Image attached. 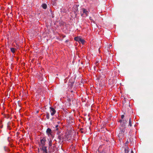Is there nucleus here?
<instances>
[{
    "label": "nucleus",
    "instance_id": "obj_1",
    "mask_svg": "<svg viewBox=\"0 0 153 153\" xmlns=\"http://www.w3.org/2000/svg\"><path fill=\"white\" fill-rule=\"evenodd\" d=\"M74 39L76 41L78 42L79 43H82V45L84 44L85 42V41L80 36L75 37Z\"/></svg>",
    "mask_w": 153,
    "mask_h": 153
},
{
    "label": "nucleus",
    "instance_id": "obj_2",
    "mask_svg": "<svg viewBox=\"0 0 153 153\" xmlns=\"http://www.w3.org/2000/svg\"><path fill=\"white\" fill-rule=\"evenodd\" d=\"M82 12H81V16L83 17H86L89 13L84 8L82 9Z\"/></svg>",
    "mask_w": 153,
    "mask_h": 153
},
{
    "label": "nucleus",
    "instance_id": "obj_3",
    "mask_svg": "<svg viewBox=\"0 0 153 153\" xmlns=\"http://www.w3.org/2000/svg\"><path fill=\"white\" fill-rule=\"evenodd\" d=\"M46 133L49 137H52L51 130L49 128H48L46 131Z\"/></svg>",
    "mask_w": 153,
    "mask_h": 153
},
{
    "label": "nucleus",
    "instance_id": "obj_4",
    "mask_svg": "<svg viewBox=\"0 0 153 153\" xmlns=\"http://www.w3.org/2000/svg\"><path fill=\"white\" fill-rule=\"evenodd\" d=\"M50 111L51 112V114L52 116H53L56 113V111L53 108L50 107Z\"/></svg>",
    "mask_w": 153,
    "mask_h": 153
},
{
    "label": "nucleus",
    "instance_id": "obj_5",
    "mask_svg": "<svg viewBox=\"0 0 153 153\" xmlns=\"http://www.w3.org/2000/svg\"><path fill=\"white\" fill-rule=\"evenodd\" d=\"M46 141V139L45 138H43L41 140V143L42 146H43L45 145V142Z\"/></svg>",
    "mask_w": 153,
    "mask_h": 153
},
{
    "label": "nucleus",
    "instance_id": "obj_6",
    "mask_svg": "<svg viewBox=\"0 0 153 153\" xmlns=\"http://www.w3.org/2000/svg\"><path fill=\"white\" fill-rule=\"evenodd\" d=\"M16 49L14 48H11L10 50L13 53H14L16 51Z\"/></svg>",
    "mask_w": 153,
    "mask_h": 153
},
{
    "label": "nucleus",
    "instance_id": "obj_7",
    "mask_svg": "<svg viewBox=\"0 0 153 153\" xmlns=\"http://www.w3.org/2000/svg\"><path fill=\"white\" fill-rule=\"evenodd\" d=\"M42 7L44 9H46L47 7V5L46 4H43L42 5Z\"/></svg>",
    "mask_w": 153,
    "mask_h": 153
},
{
    "label": "nucleus",
    "instance_id": "obj_8",
    "mask_svg": "<svg viewBox=\"0 0 153 153\" xmlns=\"http://www.w3.org/2000/svg\"><path fill=\"white\" fill-rule=\"evenodd\" d=\"M49 117H50L49 114L48 113H47L46 117L47 119H49L50 118Z\"/></svg>",
    "mask_w": 153,
    "mask_h": 153
},
{
    "label": "nucleus",
    "instance_id": "obj_9",
    "mask_svg": "<svg viewBox=\"0 0 153 153\" xmlns=\"http://www.w3.org/2000/svg\"><path fill=\"white\" fill-rule=\"evenodd\" d=\"M52 145V141L51 140H50L49 142V146H51Z\"/></svg>",
    "mask_w": 153,
    "mask_h": 153
},
{
    "label": "nucleus",
    "instance_id": "obj_10",
    "mask_svg": "<svg viewBox=\"0 0 153 153\" xmlns=\"http://www.w3.org/2000/svg\"><path fill=\"white\" fill-rule=\"evenodd\" d=\"M129 125L130 126H131V119L130 118V120H129Z\"/></svg>",
    "mask_w": 153,
    "mask_h": 153
},
{
    "label": "nucleus",
    "instance_id": "obj_11",
    "mask_svg": "<svg viewBox=\"0 0 153 153\" xmlns=\"http://www.w3.org/2000/svg\"><path fill=\"white\" fill-rule=\"evenodd\" d=\"M126 149H125V152H126L127 151V152H129V150H128V148H127Z\"/></svg>",
    "mask_w": 153,
    "mask_h": 153
},
{
    "label": "nucleus",
    "instance_id": "obj_12",
    "mask_svg": "<svg viewBox=\"0 0 153 153\" xmlns=\"http://www.w3.org/2000/svg\"><path fill=\"white\" fill-rule=\"evenodd\" d=\"M124 115H122L121 116V118L122 119H123V118L124 117Z\"/></svg>",
    "mask_w": 153,
    "mask_h": 153
},
{
    "label": "nucleus",
    "instance_id": "obj_13",
    "mask_svg": "<svg viewBox=\"0 0 153 153\" xmlns=\"http://www.w3.org/2000/svg\"><path fill=\"white\" fill-rule=\"evenodd\" d=\"M122 121H123V120H119V122H120V123L121 124H122Z\"/></svg>",
    "mask_w": 153,
    "mask_h": 153
},
{
    "label": "nucleus",
    "instance_id": "obj_14",
    "mask_svg": "<svg viewBox=\"0 0 153 153\" xmlns=\"http://www.w3.org/2000/svg\"><path fill=\"white\" fill-rule=\"evenodd\" d=\"M58 127V125H56V129L57 130L58 129V128H57Z\"/></svg>",
    "mask_w": 153,
    "mask_h": 153
},
{
    "label": "nucleus",
    "instance_id": "obj_15",
    "mask_svg": "<svg viewBox=\"0 0 153 153\" xmlns=\"http://www.w3.org/2000/svg\"><path fill=\"white\" fill-rule=\"evenodd\" d=\"M131 153H134V152L132 151H131Z\"/></svg>",
    "mask_w": 153,
    "mask_h": 153
},
{
    "label": "nucleus",
    "instance_id": "obj_16",
    "mask_svg": "<svg viewBox=\"0 0 153 153\" xmlns=\"http://www.w3.org/2000/svg\"><path fill=\"white\" fill-rule=\"evenodd\" d=\"M120 134H119V135H118V136H119V137H120Z\"/></svg>",
    "mask_w": 153,
    "mask_h": 153
}]
</instances>
